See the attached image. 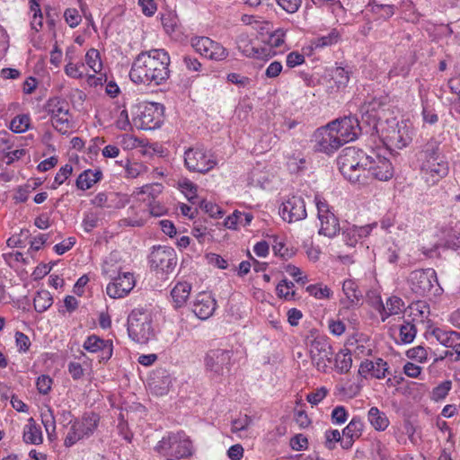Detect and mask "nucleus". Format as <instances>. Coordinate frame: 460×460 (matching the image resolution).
Returning <instances> with one entry per match:
<instances>
[{
    "label": "nucleus",
    "instance_id": "nucleus-4",
    "mask_svg": "<svg viewBox=\"0 0 460 460\" xmlns=\"http://www.w3.org/2000/svg\"><path fill=\"white\" fill-rule=\"evenodd\" d=\"M128 332L130 339L146 344L155 337L152 314L143 309H134L128 317Z\"/></svg>",
    "mask_w": 460,
    "mask_h": 460
},
{
    "label": "nucleus",
    "instance_id": "nucleus-51",
    "mask_svg": "<svg viewBox=\"0 0 460 460\" xmlns=\"http://www.w3.org/2000/svg\"><path fill=\"white\" fill-rule=\"evenodd\" d=\"M72 172L73 167L70 164H66L61 167L55 176L52 189H56L58 186L61 185L72 174Z\"/></svg>",
    "mask_w": 460,
    "mask_h": 460
},
{
    "label": "nucleus",
    "instance_id": "nucleus-47",
    "mask_svg": "<svg viewBox=\"0 0 460 460\" xmlns=\"http://www.w3.org/2000/svg\"><path fill=\"white\" fill-rule=\"evenodd\" d=\"M181 187L182 189V192L185 194L187 199L192 203L195 204L198 199L197 190L198 186L193 183L192 181L186 180L181 184Z\"/></svg>",
    "mask_w": 460,
    "mask_h": 460
},
{
    "label": "nucleus",
    "instance_id": "nucleus-40",
    "mask_svg": "<svg viewBox=\"0 0 460 460\" xmlns=\"http://www.w3.org/2000/svg\"><path fill=\"white\" fill-rule=\"evenodd\" d=\"M352 358L351 354L347 351L341 350L335 356V367L340 373H347L351 368Z\"/></svg>",
    "mask_w": 460,
    "mask_h": 460
},
{
    "label": "nucleus",
    "instance_id": "nucleus-63",
    "mask_svg": "<svg viewBox=\"0 0 460 460\" xmlns=\"http://www.w3.org/2000/svg\"><path fill=\"white\" fill-rule=\"evenodd\" d=\"M163 190V186L160 183H154L149 185H145L141 188V193L146 194L150 197L152 199H155Z\"/></svg>",
    "mask_w": 460,
    "mask_h": 460
},
{
    "label": "nucleus",
    "instance_id": "nucleus-2",
    "mask_svg": "<svg viewBox=\"0 0 460 460\" xmlns=\"http://www.w3.org/2000/svg\"><path fill=\"white\" fill-rule=\"evenodd\" d=\"M154 450L165 460L188 459L195 451L190 438L183 430L166 433Z\"/></svg>",
    "mask_w": 460,
    "mask_h": 460
},
{
    "label": "nucleus",
    "instance_id": "nucleus-24",
    "mask_svg": "<svg viewBox=\"0 0 460 460\" xmlns=\"http://www.w3.org/2000/svg\"><path fill=\"white\" fill-rule=\"evenodd\" d=\"M387 370V363L382 358H377L376 361H363L359 366L358 374L362 376L370 375L372 377L381 379L385 376Z\"/></svg>",
    "mask_w": 460,
    "mask_h": 460
},
{
    "label": "nucleus",
    "instance_id": "nucleus-1",
    "mask_svg": "<svg viewBox=\"0 0 460 460\" xmlns=\"http://www.w3.org/2000/svg\"><path fill=\"white\" fill-rule=\"evenodd\" d=\"M170 56L163 49L140 52L129 71L130 80L137 84L158 86L170 77Z\"/></svg>",
    "mask_w": 460,
    "mask_h": 460
},
{
    "label": "nucleus",
    "instance_id": "nucleus-58",
    "mask_svg": "<svg viewBox=\"0 0 460 460\" xmlns=\"http://www.w3.org/2000/svg\"><path fill=\"white\" fill-rule=\"evenodd\" d=\"M341 433L338 429H328L324 433L325 447L332 450L335 447V443L341 440Z\"/></svg>",
    "mask_w": 460,
    "mask_h": 460
},
{
    "label": "nucleus",
    "instance_id": "nucleus-9",
    "mask_svg": "<svg viewBox=\"0 0 460 460\" xmlns=\"http://www.w3.org/2000/svg\"><path fill=\"white\" fill-rule=\"evenodd\" d=\"M334 125L335 123H328L315 130L314 134V148L315 151L331 155L343 145L337 133L334 132Z\"/></svg>",
    "mask_w": 460,
    "mask_h": 460
},
{
    "label": "nucleus",
    "instance_id": "nucleus-55",
    "mask_svg": "<svg viewBox=\"0 0 460 460\" xmlns=\"http://www.w3.org/2000/svg\"><path fill=\"white\" fill-rule=\"evenodd\" d=\"M227 81L237 85L240 88H246L251 84V79L247 76L237 73H230L227 75Z\"/></svg>",
    "mask_w": 460,
    "mask_h": 460
},
{
    "label": "nucleus",
    "instance_id": "nucleus-42",
    "mask_svg": "<svg viewBox=\"0 0 460 460\" xmlns=\"http://www.w3.org/2000/svg\"><path fill=\"white\" fill-rule=\"evenodd\" d=\"M85 62L93 73H100L102 69L100 53L95 49H91L86 52Z\"/></svg>",
    "mask_w": 460,
    "mask_h": 460
},
{
    "label": "nucleus",
    "instance_id": "nucleus-37",
    "mask_svg": "<svg viewBox=\"0 0 460 460\" xmlns=\"http://www.w3.org/2000/svg\"><path fill=\"white\" fill-rule=\"evenodd\" d=\"M41 421L50 439L56 436V419L53 410L48 407L41 411Z\"/></svg>",
    "mask_w": 460,
    "mask_h": 460
},
{
    "label": "nucleus",
    "instance_id": "nucleus-64",
    "mask_svg": "<svg viewBox=\"0 0 460 460\" xmlns=\"http://www.w3.org/2000/svg\"><path fill=\"white\" fill-rule=\"evenodd\" d=\"M305 62V57L297 51H292L287 56V66L290 68L299 66Z\"/></svg>",
    "mask_w": 460,
    "mask_h": 460
},
{
    "label": "nucleus",
    "instance_id": "nucleus-44",
    "mask_svg": "<svg viewBox=\"0 0 460 460\" xmlns=\"http://www.w3.org/2000/svg\"><path fill=\"white\" fill-rule=\"evenodd\" d=\"M30 121L29 115H18L12 119L10 128L15 133H23L29 128Z\"/></svg>",
    "mask_w": 460,
    "mask_h": 460
},
{
    "label": "nucleus",
    "instance_id": "nucleus-48",
    "mask_svg": "<svg viewBox=\"0 0 460 460\" xmlns=\"http://www.w3.org/2000/svg\"><path fill=\"white\" fill-rule=\"evenodd\" d=\"M307 292L318 299L328 298L331 296V289L322 285H310L306 288Z\"/></svg>",
    "mask_w": 460,
    "mask_h": 460
},
{
    "label": "nucleus",
    "instance_id": "nucleus-5",
    "mask_svg": "<svg viewBox=\"0 0 460 460\" xmlns=\"http://www.w3.org/2000/svg\"><path fill=\"white\" fill-rule=\"evenodd\" d=\"M408 283L411 291L419 296L431 293L437 295L441 290L437 273L430 268L412 270L408 277Z\"/></svg>",
    "mask_w": 460,
    "mask_h": 460
},
{
    "label": "nucleus",
    "instance_id": "nucleus-50",
    "mask_svg": "<svg viewBox=\"0 0 460 460\" xmlns=\"http://www.w3.org/2000/svg\"><path fill=\"white\" fill-rule=\"evenodd\" d=\"M342 235L343 240L348 246H355L358 241L359 240V237L357 234L355 225L349 226L348 227L343 229Z\"/></svg>",
    "mask_w": 460,
    "mask_h": 460
},
{
    "label": "nucleus",
    "instance_id": "nucleus-3",
    "mask_svg": "<svg viewBox=\"0 0 460 460\" xmlns=\"http://www.w3.org/2000/svg\"><path fill=\"white\" fill-rule=\"evenodd\" d=\"M116 261L117 253H111L102 265V272L111 280L107 285V294L112 298H121L133 289L136 282L131 272H121L120 266H115Z\"/></svg>",
    "mask_w": 460,
    "mask_h": 460
},
{
    "label": "nucleus",
    "instance_id": "nucleus-23",
    "mask_svg": "<svg viewBox=\"0 0 460 460\" xmlns=\"http://www.w3.org/2000/svg\"><path fill=\"white\" fill-rule=\"evenodd\" d=\"M385 138L392 146L402 149L411 142V136L407 125L404 122H401L396 123V126L388 131Z\"/></svg>",
    "mask_w": 460,
    "mask_h": 460
},
{
    "label": "nucleus",
    "instance_id": "nucleus-29",
    "mask_svg": "<svg viewBox=\"0 0 460 460\" xmlns=\"http://www.w3.org/2000/svg\"><path fill=\"white\" fill-rule=\"evenodd\" d=\"M102 172L101 170H85L79 174L76 179L75 185L82 190H86L101 181Z\"/></svg>",
    "mask_w": 460,
    "mask_h": 460
},
{
    "label": "nucleus",
    "instance_id": "nucleus-30",
    "mask_svg": "<svg viewBox=\"0 0 460 460\" xmlns=\"http://www.w3.org/2000/svg\"><path fill=\"white\" fill-rule=\"evenodd\" d=\"M367 420L377 431L385 430L390 423L386 414L375 406L369 409L367 412Z\"/></svg>",
    "mask_w": 460,
    "mask_h": 460
},
{
    "label": "nucleus",
    "instance_id": "nucleus-13",
    "mask_svg": "<svg viewBox=\"0 0 460 460\" xmlns=\"http://www.w3.org/2000/svg\"><path fill=\"white\" fill-rule=\"evenodd\" d=\"M232 351L223 349H210L205 356V367L207 371L216 376L228 373L231 366Z\"/></svg>",
    "mask_w": 460,
    "mask_h": 460
},
{
    "label": "nucleus",
    "instance_id": "nucleus-36",
    "mask_svg": "<svg viewBox=\"0 0 460 460\" xmlns=\"http://www.w3.org/2000/svg\"><path fill=\"white\" fill-rule=\"evenodd\" d=\"M52 303V296L47 290H40L37 292L33 299L34 308L39 313L45 312L51 306Z\"/></svg>",
    "mask_w": 460,
    "mask_h": 460
},
{
    "label": "nucleus",
    "instance_id": "nucleus-31",
    "mask_svg": "<svg viewBox=\"0 0 460 460\" xmlns=\"http://www.w3.org/2000/svg\"><path fill=\"white\" fill-rule=\"evenodd\" d=\"M444 157L440 152V142L435 138H430L423 146L420 153V162L427 160H438Z\"/></svg>",
    "mask_w": 460,
    "mask_h": 460
},
{
    "label": "nucleus",
    "instance_id": "nucleus-59",
    "mask_svg": "<svg viewBox=\"0 0 460 460\" xmlns=\"http://www.w3.org/2000/svg\"><path fill=\"white\" fill-rule=\"evenodd\" d=\"M51 385L52 379L45 375L39 376L36 382L37 389L42 394H48L49 393Z\"/></svg>",
    "mask_w": 460,
    "mask_h": 460
},
{
    "label": "nucleus",
    "instance_id": "nucleus-61",
    "mask_svg": "<svg viewBox=\"0 0 460 460\" xmlns=\"http://www.w3.org/2000/svg\"><path fill=\"white\" fill-rule=\"evenodd\" d=\"M327 395V389L325 387H321L307 394V401L314 405L318 404L322 402L324 397Z\"/></svg>",
    "mask_w": 460,
    "mask_h": 460
},
{
    "label": "nucleus",
    "instance_id": "nucleus-26",
    "mask_svg": "<svg viewBox=\"0 0 460 460\" xmlns=\"http://www.w3.org/2000/svg\"><path fill=\"white\" fill-rule=\"evenodd\" d=\"M404 302L398 296H391L386 300L385 305L380 302L378 311L382 322H385L391 315L398 314L402 312Z\"/></svg>",
    "mask_w": 460,
    "mask_h": 460
},
{
    "label": "nucleus",
    "instance_id": "nucleus-52",
    "mask_svg": "<svg viewBox=\"0 0 460 460\" xmlns=\"http://www.w3.org/2000/svg\"><path fill=\"white\" fill-rule=\"evenodd\" d=\"M451 389V382L450 381H445L436 386L432 391V399L435 401H439L444 399L448 392Z\"/></svg>",
    "mask_w": 460,
    "mask_h": 460
},
{
    "label": "nucleus",
    "instance_id": "nucleus-7",
    "mask_svg": "<svg viewBox=\"0 0 460 460\" xmlns=\"http://www.w3.org/2000/svg\"><path fill=\"white\" fill-rule=\"evenodd\" d=\"M47 113L51 117L52 126L61 134H66L71 128V115L68 102L61 98H51L45 106Z\"/></svg>",
    "mask_w": 460,
    "mask_h": 460
},
{
    "label": "nucleus",
    "instance_id": "nucleus-45",
    "mask_svg": "<svg viewBox=\"0 0 460 460\" xmlns=\"http://www.w3.org/2000/svg\"><path fill=\"white\" fill-rule=\"evenodd\" d=\"M107 340L101 339L96 335L89 336L84 342L83 348L91 353H97Z\"/></svg>",
    "mask_w": 460,
    "mask_h": 460
},
{
    "label": "nucleus",
    "instance_id": "nucleus-35",
    "mask_svg": "<svg viewBox=\"0 0 460 460\" xmlns=\"http://www.w3.org/2000/svg\"><path fill=\"white\" fill-rule=\"evenodd\" d=\"M252 218L253 216L251 213L235 210L226 218L225 225L228 228L234 229L237 225H242L243 226L250 225Z\"/></svg>",
    "mask_w": 460,
    "mask_h": 460
},
{
    "label": "nucleus",
    "instance_id": "nucleus-28",
    "mask_svg": "<svg viewBox=\"0 0 460 460\" xmlns=\"http://www.w3.org/2000/svg\"><path fill=\"white\" fill-rule=\"evenodd\" d=\"M23 441L26 444L40 445L43 441L40 427L38 426L32 418L24 426L22 433Z\"/></svg>",
    "mask_w": 460,
    "mask_h": 460
},
{
    "label": "nucleus",
    "instance_id": "nucleus-15",
    "mask_svg": "<svg viewBox=\"0 0 460 460\" xmlns=\"http://www.w3.org/2000/svg\"><path fill=\"white\" fill-rule=\"evenodd\" d=\"M151 267L164 272L172 271L177 262L176 253L173 248L169 246L154 247L149 256Z\"/></svg>",
    "mask_w": 460,
    "mask_h": 460
},
{
    "label": "nucleus",
    "instance_id": "nucleus-21",
    "mask_svg": "<svg viewBox=\"0 0 460 460\" xmlns=\"http://www.w3.org/2000/svg\"><path fill=\"white\" fill-rule=\"evenodd\" d=\"M361 149L355 146H348L344 148L337 158L338 167H344L348 170V166L351 167L352 164L367 165L371 157H368Z\"/></svg>",
    "mask_w": 460,
    "mask_h": 460
},
{
    "label": "nucleus",
    "instance_id": "nucleus-20",
    "mask_svg": "<svg viewBox=\"0 0 460 460\" xmlns=\"http://www.w3.org/2000/svg\"><path fill=\"white\" fill-rule=\"evenodd\" d=\"M368 157H371L369 161V164H367V180L369 179V175H372L373 178L379 181H388L394 175V168L391 162L381 156L375 152H372V155H369Z\"/></svg>",
    "mask_w": 460,
    "mask_h": 460
},
{
    "label": "nucleus",
    "instance_id": "nucleus-8",
    "mask_svg": "<svg viewBox=\"0 0 460 460\" xmlns=\"http://www.w3.org/2000/svg\"><path fill=\"white\" fill-rule=\"evenodd\" d=\"M184 163L189 171L199 173L209 172L217 164L210 153L199 147H191L185 151Z\"/></svg>",
    "mask_w": 460,
    "mask_h": 460
},
{
    "label": "nucleus",
    "instance_id": "nucleus-41",
    "mask_svg": "<svg viewBox=\"0 0 460 460\" xmlns=\"http://www.w3.org/2000/svg\"><path fill=\"white\" fill-rule=\"evenodd\" d=\"M340 39V32L336 29H332L327 35L317 38L314 45L315 49L325 48L336 44Z\"/></svg>",
    "mask_w": 460,
    "mask_h": 460
},
{
    "label": "nucleus",
    "instance_id": "nucleus-38",
    "mask_svg": "<svg viewBox=\"0 0 460 460\" xmlns=\"http://www.w3.org/2000/svg\"><path fill=\"white\" fill-rule=\"evenodd\" d=\"M364 423L362 420L359 418H353L343 429L342 436L349 437L356 440L362 435Z\"/></svg>",
    "mask_w": 460,
    "mask_h": 460
},
{
    "label": "nucleus",
    "instance_id": "nucleus-17",
    "mask_svg": "<svg viewBox=\"0 0 460 460\" xmlns=\"http://www.w3.org/2000/svg\"><path fill=\"white\" fill-rule=\"evenodd\" d=\"M331 123H335L333 127L334 132L337 133L343 145L357 139L361 131L359 121L356 117L345 116Z\"/></svg>",
    "mask_w": 460,
    "mask_h": 460
},
{
    "label": "nucleus",
    "instance_id": "nucleus-53",
    "mask_svg": "<svg viewBox=\"0 0 460 460\" xmlns=\"http://www.w3.org/2000/svg\"><path fill=\"white\" fill-rule=\"evenodd\" d=\"M65 20L66 23L71 28H75L78 26L82 21L81 15L79 14L78 11L75 8H68L65 11L64 13Z\"/></svg>",
    "mask_w": 460,
    "mask_h": 460
},
{
    "label": "nucleus",
    "instance_id": "nucleus-54",
    "mask_svg": "<svg viewBox=\"0 0 460 460\" xmlns=\"http://www.w3.org/2000/svg\"><path fill=\"white\" fill-rule=\"evenodd\" d=\"M406 355L409 358L424 362L428 358V351L422 346H417L407 350Z\"/></svg>",
    "mask_w": 460,
    "mask_h": 460
},
{
    "label": "nucleus",
    "instance_id": "nucleus-46",
    "mask_svg": "<svg viewBox=\"0 0 460 460\" xmlns=\"http://www.w3.org/2000/svg\"><path fill=\"white\" fill-rule=\"evenodd\" d=\"M294 287L295 285L293 282L283 280L276 288L277 294L279 297H284L287 300H291L295 296V291L293 290Z\"/></svg>",
    "mask_w": 460,
    "mask_h": 460
},
{
    "label": "nucleus",
    "instance_id": "nucleus-62",
    "mask_svg": "<svg viewBox=\"0 0 460 460\" xmlns=\"http://www.w3.org/2000/svg\"><path fill=\"white\" fill-rule=\"evenodd\" d=\"M348 413L343 406H337L332 410V420L333 423L342 424L347 420Z\"/></svg>",
    "mask_w": 460,
    "mask_h": 460
},
{
    "label": "nucleus",
    "instance_id": "nucleus-32",
    "mask_svg": "<svg viewBox=\"0 0 460 460\" xmlns=\"http://www.w3.org/2000/svg\"><path fill=\"white\" fill-rule=\"evenodd\" d=\"M431 334L441 345L447 348L453 349L455 343L460 341V333L455 331H444L439 328H435Z\"/></svg>",
    "mask_w": 460,
    "mask_h": 460
},
{
    "label": "nucleus",
    "instance_id": "nucleus-18",
    "mask_svg": "<svg viewBox=\"0 0 460 460\" xmlns=\"http://www.w3.org/2000/svg\"><path fill=\"white\" fill-rule=\"evenodd\" d=\"M279 213L283 220L288 223L301 221L307 216L305 201L298 196H292L283 202Z\"/></svg>",
    "mask_w": 460,
    "mask_h": 460
},
{
    "label": "nucleus",
    "instance_id": "nucleus-27",
    "mask_svg": "<svg viewBox=\"0 0 460 460\" xmlns=\"http://www.w3.org/2000/svg\"><path fill=\"white\" fill-rule=\"evenodd\" d=\"M119 194L116 192H99L92 199V204L99 208H117L124 207L125 203L121 200L117 202Z\"/></svg>",
    "mask_w": 460,
    "mask_h": 460
},
{
    "label": "nucleus",
    "instance_id": "nucleus-57",
    "mask_svg": "<svg viewBox=\"0 0 460 460\" xmlns=\"http://www.w3.org/2000/svg\"><path fill=\"white\" fill-rule=\"evenodd\" d=\"M252 423V419L250 416L244 415V416L239 417L238 419H235L232 421V431L237 432V431L244 430Z\"/></svg>",
    "mask_w": 460,
    "mask_h": 460
},
{
    "label": "nucleus",
    "instance_id": "nucleus-25",
    "mask_svg": "<svg viewBox=\"0 0 460 460\" xmlns=\"http://www.w3.org/2000/svg\"><path fill=\"white\" fill-rule=\"evenodd\" d=\"M360 164L348 166V170L344 167L338 168L344 178L351 183L366 185L367 184V165H360Z\"/></svg>",
    "mask_w": 460,
    "mask_h": 460
},
{
    "label": "nucleus",
    "instance_id": "nucleus-56",
    "mask_svg": "<svg viewBox=\"0 0 460 460\" xmlns=\"http://www.w3.org/2000/svg\"><path fill=\"white\" fill-rule=\"evenodd\" d=\"M276 3L287 13H294L301 6L302 0H276Z\"/></svg>",
    "mask_w": 460,
    "mask_h": 460
},
{
    "label": "nucleus",
    "instance_id": "nucleus-60",
    "mask_svg": "<svg viewBox=\"0 0 460 460\" xmlns=\"http://www.w3.org/2000/svg\"><path fill=\"white\" fill-rule=\"evenodd\" d=\"M199 208L212 217H217L221 214V211H220V208L218 206H217L216 204H213L212 202L207 201L205 199H202L199 202Z\"/></svg>",
    "mask_w": 460,
    "mask_h": 460
},
{
    "label": "nucleus",
    "instance_id": "nucleus-6",
    "mask_svg": "<svg viewBox=\"0 0 460 460\" xmlns=\"http://www.w3.org/2000/svg\"><path fill=\"white\" fill-rule=\"evenodd\" d=\"M100 421L98 414L91 412L75 420L64 439V446L71 447L81 439L90 438L96 430Z\"/></svg>",
    "mask_w": 460,
    "mask_h": 460
},
{
    "label": "nucleus",
    "instance_id": "nucleus-43",
    "mask_svg": "<svg viewBox=\"0 0 460 460\" xmlns=\"http://www.w3.org/2000/svg\"><path fill=\"white\" fill-rule=\"evenodd\" d=\"M399 331L400 340L405 344L412 342L417 333L415 325L410 322L402 324Z\"/></svg>",
    "mask_w": 460,
    "mask_h": 460
},
{
    "label": "nucleus",
    "instance_id": "nucleus-11",
    "mask_svg": "<svg viewBox=\"0 0 460 460\" xmlns=\"http://www.w3.org/2000/svg\"><path fill=\"white\" fill-rule=\"evenodd\" d=\"M317 215L321 223L319 234L329 238L334 237L341 230L340 223L335 215L330 210L329 205L325 200L315 197Z\"/></svg>",
    "mask_w": 460,
    "mask_h": 460
},
{
    "label": "nucleus",
    "instance_id": "nucleus-19",
    "mask_svg": "<svg viewBox=\"0 0 460 460\" xmlns=\"http://www.w3.org/2000/svg\"><path fill=\"white\" fill-rule=\"evenodd\" d=\"M420 171L425 181L429 184L434 185L447 175L449 171L448 163L445 157L438 160H427L421 162Z\"/></svg>",
    "mask_w": 460,
    "mask_h": 460
},
{
    "label": "nucleus",
    "instance_id": "nucleus-12",
    "mask_svg": "<svg viewBox=\"0 0 460 460\" xmlns=\"http://www.w3.org/2000/svg\"><path fill=\"white\" fill-rule=\"evenodd\" d=\"M191 46L196 52L210 60L222 61L228 57V50L223 45L208 37L191 39Z\"/></svg>",
    "mask_w": 460,
    "mask_h": 460
},
{
    "label": "nucleus",
    "instance_id": "nucleus-39",
    "mask_svg": "<svg viewBox=\"0 0 460 460\" xmlns=\"http://www.w3.org/2000/svg\"><path fill=\"white\" fill-rule=\"evenodd\" d=\"M331 76L337 89H341L345 88L349 83V72L344 67L337 66L332 70Z\"/></svg>",
    "mask_w": 460,
    "mask_h": 460
},
{
    "label": "nucleus",
    "instance_id": "nucleus-16",
    "mask_svg": "<svg viewBox=\"0 0 460 460\" xmlns=\"http://www.w3.org/2000/svg\"><path fill=\"white\" fill-rule=\"evenodd\" d=\"M311 358L319 371L326 372L332 359V348L324 339H315L311 343Z\"/></svg>",
    "mask_w": 460,
    "mask_h": 460
},
{
    "label": "nucleus",
    "instance_id": "nucleus-14",
    "mask_svg": "<svg viewBox=\"0 0 460 460\" xmlns=\"http://www.w3.org/2000/svg\"><path fill=\"white\" fill-rule=\"evenodd\" d=\"M388 103L389 98L385 95L374 97L366 102L360 108L362 121L376 129L378 120L381 119V112L385 110Z\"/></svg>",
    "mask_w": 460,
    "mask_h": 460
},
{
    "label": "nucleus",
    "instance_id": "nucleus-49",
    "mask_svg": "<svg viewBox=\"0 0 460 460\" xmlns=\"http://www.w3.org/2000/svg\"><path fill=\"white\" fill-rule=\"evenodd\" d=\"M162 24L166 33L171 34L178 27V18L172 13H167L162 16Z\"/></svg>",
    "mask_w": 460,
    "mask_h": 460
},
{
    "label": "nucleus",
    "instance_id": "nucleus-22",
    "mask_svg": "<svg viewBox=\"0 0 460 460\" xmlns=\"http://www.w3.org/2000/svg\"><path fill=\"white\" fill-rule=\"evenodd\" d=\"M216 299L209 293H200L197 296L192 311L201 320L208 319L215 312Z\"/></svg>",
    "mask_w": 460,
    "mask_h": 460
},
{
    "label": "nucleus",
    "instance_id": "nucleus-34",
    "mask_svg": "<svg viewBox=\"0 0 460 460\" xmlns=\"http://www.w3.org/2000/svg\"><path fill=\"white\" fill-rule=\"evenodd\" d=\"M190 290L191 286L187 282H179L175 285L171 291V296L176 307H181L186 303Z\"/></svg>",
    "mask_w": 460,
    "mask_h": 460
},
{
    "label": "nucleus",
    "instance_id": "nucleus-33",
    "mask_svg": "<svg viewBox=\"0 0 460 460\" xmlns=\"http://www.w3.org/2000/svg\"><path fill=\"white\" fill-rule=\"evenodd\" d=\"M342 290L347 296V301L344 302L347 307L358 305L362 294L358 290L356 283L351 279H347L343 282Z\"/></svg>",
    "mask_w": 460,
    "mask_h": 460
},
{
    "label": "nucleus",
    "instance_id": "nucleus-10",
    "mask_svg": "<svg viewBox=\"0 0 460 460\" xmlns=\"http://www.w3.org/2000/svg\"><path fill=\"white\" fill-rule=\"evenodd\" d=\"M137 128L144 130L157 128L163 123V106L151 102L144 105L134 119Z\"/></svg>",
    "mask_w": 460,
    "mask_h": 460
}]
</instances>
